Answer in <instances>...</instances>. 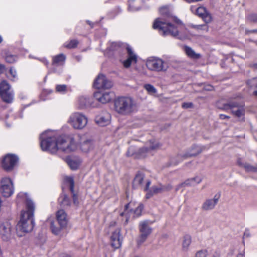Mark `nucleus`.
Listing matches in <instances>:
<instances>
[{"mask_svg": "<svg viewBox=\"0 0 257 257\" xmlns=\"http://www.w3.org/2000/svg\"><path fill=\"white\" fill-rule=\"evenodd\" d=\"M191 237L189 235H185L183 238L182 247L184 251H187L191 243Z\"/></svg>", "mask_w": 257, "mask_h": 257, "instance_id": "c85d7f7f", "label": "nucleus"}, {"mask_svg": "<svg viewBox=\"0 0 257 257\" xmlns=\"http://www.w3.org/2000/svg\"><path fill=\"white\" fill-rule=\"evenodd\" d=\"M59 202L64 207L69 206L71 203L69 197L66 194L61 195L59 198Z\"/></svg>", "mask_w": 257, "mask_h": 257, "instance_id": "2f4dec72", "label": "nucleus"}, {"mask_svg": "<svg viewBox=\"0 0 257 257\" xmlns=\"http://www.w3.org/2000/svg\"><path fill=\"white\" fill-rule=\"evenodd\" d=\"M17 198L18 199L24 201L26 206V210L21 212V219L17 224V229L24 232L31 231L34 226L33 217L35 209V204L27 193L20 192Z\"/></svg>", "mask_w": 257, "mask_h": 257, "instance_id": "7ed1b4c3", "label": "nucleus"}, {"mask_svg": "<svg viewBox=\"0 0 257 257\" xmlns=\"http://www.w3.org/2000/svg\"><path fill=\"white\" fill-rule=\"evenodd\" d=\"M17 58V56L15 55L8 54L6 56L5 59L8 63H13L16 61Z\"/></svg>", "mask_w": 257, "mask_h": 257, "instance_id": "4c0bfd02", "label": "nucleus"}, {"mask_svg": "<svg viewBox=\"0 0 257 257\" xmlns=\"http://www.w3.org/2000/svg\"><path fill=\"white\" fill-rule=\"evenodd\" d=\"M196 14L199 17H201L206 24L210 23L212 21L211 15L203 7H200L196 9Z\"/></svg>", "mask_w": 257, "mask_h": 257, "instance_id": "5701e85b", "label": "nucleus"}, {"mask_svg": "<svg viewBox=\"0 0 257 257\" xmlns=\"http://www.w3.org/2000/svg\"><path fill=\"white\" fill-rule=\"evenodd\" d=\"M3 41V38L2 37H1V36H0V43Z\"/></svg>", "mask_w": 257, "mask_h": 257, "instance_id": "4d7b16f0", "label": "nucleus"}, {"mask_svg": "<svg viewBox=\"0 0 257 257\" xmlns=\"http://www.w3.org/2000/svg\"><path fill=\"white\" fill-rule=\"evenodd\" d=\"M202 181V178L199 176H196L195 177L188 179L186 180L184 182L179 184L176 187V191H178L180 188L186 186H195Z\"/></svg>", "mask_w": 257, "mask_h": 257, "instance_id": "393cba45", "label": "nucleus"}, {"mask_svg": "<svg viewBox=\"0 0 257 257\" xmlns=\"http://www.w3.org/2000/svg\"><path fill=\"white\" fill-rule=\"evenodd\" d=\"M68 122L74 128L81 130L86 125L87 118L81 113L74 112L70 115Z\"/></svg>", "mask_w": 257, "mask_h": 257, "instance_id": "6e6552de", "label": "nucleus"}, {"mask_svg": "<svg viewBox=\"0 0 257 257\" xmlns=\"http://www.w3.org/2000/svg\"><path fill=\"white\" fill-rule=\"evenodd\" d=\"M78 103L80 108H85L89 106H94L90 98L87 96H81L78 100Z\"/></svg>", "mask_w": 257, "mask_h": 257, "instance_id": "bb28decb", "label": "nucleus"}, {"mask_svg": "<svg viewBox=\"0 0 257 257\" xmlns=\"http://www.w3.org/2000/svg\"><path fill=\"white\" fill-rule=\"evenodd\" d=\"M114 97V93L112 91L104 92H96L94 93V97L99 102L104 104L110 101Z\"/></svg>", "mask_w": 257, "mask_h": 257, "instance_id": "2eb2a0df", "label": "nucleus"}, {"mask_svg": "<svg viewBox=\"0 0 257 257\" xmlns=\"http://www.w3.org/2000/svg\"><path fill=\"white\" fill-rule=\"evenodd\" d=\"M212 87L211 86H209L208 88H206L208 90H212Z\"/></svg>", "mask_w": 257, "mask_h": 257, "instance_id": "5fc2aeb1", "label": "nucleus"}, {"mask_svg": "<svg viewBox=\"0 0 257 257\" xmlns=\"http://www.w3.org/2000/svg\"><path fill=\"white\" fill-rule=\"evenodd\" d=\"M207 252L205 250H200L198 251L195 255V257H207Z\"/></svg>", "mask_w": 257, "mask_h": 257, "instance_id": "ea45409f", "label": "nucleus"}, {"mask_svg": "<svg viewBox=\"0 0 257 257\" xmlns=\"http://www.w3.org/2000/svg\"><path fill=\"white\" fill-rule=\"evenodd\" d=\"M219 195H215L213 198L206 199L202 204L201 209L204 211H208L214 209L217 205Z\"/></svg>", "mask_w": 257, "mask_h": 257, "instance_id": "f3484780", "label": "nucleus"}, {"mask_svg": "<svg viewBox=\"0 0 257 257\" xmlns=\"http://www.w3.org/2000/svg\"><path fill=\"white\" fill-rule=\"evenodd\" d=\"M244 235H246V236H248L249 235V232H248V230H245Z\"/></svg>", "mask_w": 257, "mask_h": 257, "instance_id": "864d4df0", "label": "nucleus"}, {"mask_svg": "<svg viewBox=\"0 0 257 257\" xmlns=\"http://www.w3.org/2000/svg\"><path fill=\"white\" fill-rule=\"evenodd\" d=\"M93 86L96 89H109L112 86V83L108 80L106 77L99 74L94 80Z\"/></svg>", "mask_w": 257, "mask_h": 257, "instance_id": "ddd939ff", "label": "nucleus"}, {"mask_svg": "<svg viewBox=\"0 0 257 257\" xmlns=\"http://www.w3.org/2000/svg\"><path fill=\"white\" fill-rule=\"evenodd\" d=\"M128 57L127 59L123 62V66L125 68H128L133 63H136L137 61V57L130 47L126 48Z\"/></svg>", "mask_w": 257, "mask_h": 257, "instance_id": "b1692460", "label": "nucleus"}, {"mask_svg": "<svg viewBox=\"0 0 257 257\" xmlns=\"http://www.w3.org/2000/svg\"><path fill=\"white\" fill-rule=\"evenodd\" d=\"M1 192L5 197H9L14 193V186L10 178L5 177L2 179Z\"/></svg>", "mask_w": 257, "mask_h": 257, "instance_id": "9b49d317", "label": "nucleus"}, {"mask_svg": "<svg viewBox=\"0 0 257 257\" xmlns=\"http://www.w3.org/2000/svg\"><path fill=\"white\" fill-rule=\"evenodd\" d=\"M65 56L64 54H59L53 58V64L60 65L62 64L65 60Z\"/></svg>", "mask_w": 257, "mask_h": 257, "instance_id": "72a5a7b5", "label": "nucleus"}, {"mask_svg": "<svg viewBox=\"0 0 257 257\" xmlns=\"http://www.w3.org/2000/svg\"><path fill=\"white\" fill-rule=\"evenodd\" d=\"M147 145L148 147H143L140 150V153L142 155H143L144 153L148 152L149 151L157 150L160 149L162 146L158 141L155 140H150L148 142Z\"/></svg>", "mask_w": 257, "mask_h": 257, "instance_id": "4be33fe9", "label": "nucleus"}, {"mask_svg": "<svg viewBox=\"0 0 257 257\" xmlns=\"http://www.w3.org/2000/svg\"><path fill=\"white\" fill-rule=\"evenodd\" d=\"M68 220L67 215L63 210H60L57 213V222L59 226H57L55 222H51V229L52 232L56 234H59L61 229L64 228L67 224Z\"/></svg>", "mask_w": 257, "mask_h": 257, "instance_id": "0eeeda50", "label": "nucleus"}, {"mask_svg": "<svg viewBox=\"0 0 257 257\" xmlns=\"http://www.w3.org/2000/svg\"><path fill=\"white\" fill-rule=\"evenodd\" d=\"M10 74L11 75L12 78L15 79L17 77V71L13 68H11L10 69Z\"/></svg>", "mask_w": 257, "mask_h": 257, "instance_id": "a18cd8bd", "label": "nucleus"}, {"mask_svg": "<svg viewBox=\"0 0 257 257\" xmlns=\"http://www.w3.org/2000/svg\"><path fill=\"white\" fill-rule=\"evenodd\" d=\"M11 234V225L8 222H4L0 225V235L2 239L7 240L10 238Z\"/></svg>", "mask_w": 257, "mask_h": 257, "instance_id": "aec40b11", "label": "nucleus"}, {"mask_svg": "<svg viewBox=\"0 0 257 257\" xmlns=\"http://www.w3.org/2000/svg\"><path fill=\"white\" fill-rule=\"evenodd\" d=\"M159 12L161 17L155 20L153 25V29L158 30L159 33L164 36L170 35L179 39H184L185 37L179 36V31L175 25H182V22L173 16L167 7L161 8Z\"/></svg>", "mask_w": 257, "mask_h": 257, "instance_id": "f03ea898", "label": "nucleus"}, {"mask_svg": "<svg viewBox=\"0 0 257 257\" xmlns=\"http://www.w3.org/2000/svg\"><path fill=\"white\" fill-rule=\"evenodd\" d=\"M239 165L242 166L246 171L248 172H256L257 166H253L247 163L241 164L238 162Z\"/></svg>", "mask_w": 257, "mask_h": 257, "instance_id": "f704fd0d", "label": "nucleus"}, {"mask_svg": "<svg viewBox=\"0 0 257 257\" xmlns=\"http://www.w3.org/2000/svg\"><path fill=\"white\" fill-rule=\"evenodd\" d=\"M144 178L145 175L144 174L141 173H138L134 179L133 187L138 188L139 186H142Z\"/></svg>", "mask_w": 257, "mask_h": 257, "instance_id": "cd10ccee", "label": "nucleus"}, {"mask_svg": "<svg viewBox=\"0 0 257 257\" xmlns=\"http://www.w3.org/2000/svg\"><path fill=\"white\" fill-rule=\"evenodd\" d=\"M254 66H255V68H257V64H255L254 65Z\"/></svg>", "mask_w": 257, "mask_h": 257, "instance_id": "13d9d810", "label": "nucleus"}, {"mask_svg": "<svg viewBox=\"0 0 257 257\" xmlns=\"http://www.w3.org/2000/svg\"><path fill=\"white\" fill-rule=\"evenodd\" d=\"M220 118L221 119H224L226 118H229V116H227V115H225L224 114H220Z\"/></svg>", "mask_w": 257, "mask_h": 257, "instance_id": "8fccbe9b", "label": "nucleus"}, {"mask_svg": "<svg viewBox=\"0 0 257 257\" xmlns=\"http://www.w3.org/2000/svg\"><path fill=\"white\" fill-rule=\"evenodd\" d=\"M67 162L70 168L72 170H76L80 165V162L78 160L73 159H67Z\"/></svg>", "mask_w": 257, "mask_h": 257, "instance_id": "473e14b6", "label": "nucleus"}, {"mask_svg": "<svg viewBox=\"0 0 257 257\" xmlns=\"http://www.w3.org/2000/svg\"><path fill=\"white\" fill-rule=\"evenodd\" d=\"M6 70L5 66L3 64H0V73H3Z\"/></svg>", "mask_w": 257, "mask_h": 257, "instance_id": "de8ad7c7", "label": "nucleus"}, {"mask_svg": "<svg viewBox=\"0 0 257 257\" xmlns=\"http://www.w3.org/2000/svg\"><path fill=\"white\" fill-rule=\"evenodd\" d=\"M151 184V182L150 180H147L145 186L144 188L145 191H148L146 198L147 199L150 198L154 194H157L163 192L162 188V185H159L158 186H154L152 187L150 190H149L150 185Z\"/></svg>", "mask_w": 257, "mask_h": 257, "instance_id": "a211bd4d", "label": "nucleus"}, {"mask_svg": "<svg viewBox=\"0 0 257 257\" xmlns=\"http://www.w3.org/2000/svg\"><path fill=\"white\" fill-rule=\"evenodd\" d=\"M110 117V114L108 112L103 111L95 117V121L98 125L105 126L109 124Z\"/></svg>", "mask_w": 257, "mask_h": 257, "instance_id": "6ab92c4d", "label": "nucleus"}, {"mask_svg": "<svg viewBox=\"0 0 257 257\" xmlns=\"http://www.w3.org/2000/svg\"><path fill=\"white\" fill-rule=\"evenodd\" d=\"M253 94L254 95L257 96V91H254Z\"/></svg>", "mask_w": 257, "mask_h": 257, "instance_id": "6e6d98bb", "label": "nucleus"}, {"mask_svg": "<svg viewBox=\"0 0 257 257\" xmlns=\"http://www.w3.org/2000/svg\"><path fill=\"white\" fill-rule=\"evenodd\" d=\"M65 180L66 182L68 183L69 185L70 190L71 193L72 194L73 203L75 205H77L79 203V202L78 200V196L75 193L74 190V182L73 178L72 177H66Z\"/></svg>", "mask_w": 257, "mask_h": 257, "instance_id": "a878e982", "label": "nucleus"}, {"mask_svg": "<svg viewBox=\"0 0 257 257\" xmlns=\"http://www.w3.org/2000/svg\"><path fill=\"white\" fill-rule=\"evenodd\" d=\"M252 32H257V30H254L252 31Z\"/></svg>", "mask_w": 257, "mask_h": 257, "instance_id": "bf43d9fd", "label": "nucleus"}, {"mask_svg": "<svg viewBox=\"0 0 257 257\" xmlns=\"http://www.w3.org/2000/svg\"><path fill=\"white\" fill-rule=\"evenodd\" d=\"M132 203H130L125 205V210L124 212H122L120 213V215L121 216H125L126 219L125 221V223H127L128 220V215L130 212H133L135 214L134 217H138L141 215L142 211L143 209V206L142 204H140L136 209L134 210L132 208Z\"/></svg>", "mask_w": 257, "mask_h": 257, "instance_id": "4468645a", "label": "nucleus"}, {"mask_svg": "<svg viewBox=\"0 0 257 257\" xmlns=\"http://www.w3.org/2000/svg\"><path fill=\"white\" fill-rule=\"evenodd\" d=\"M251 81L252 82V86H254L255 87H257V78H254L252 79L251 80H250L248 82V83H249V82Z\"/></svg>", "mask_w": 257, "mask_h": 257, "instance_id": "49530a36", "label": "nucleus"}, {"mask_svg": "<svg viewBox=\"0 0 257 257\" xmlns=\"http://www.w3.org/2000/svg\"><path fill=\"white\" fill-rule=\"evenodd\" d=\"M248 19L250 22L257 23V14H252L248 16Z\"/></svg>", "mask_w": 257, "mask_h": 257, "instance_id": "79ce46f5", "label": "nucleus"}, {"mask_svg": "<svg viewBox=\"0 0 257 257\" xmlns=\"http://www.w3.org/2000/svg\"><path fill=\"white\" fill-rule=\"evenodd\" d=\"M236 257H244V252L238 253Z\"/></svg>", "mask_w": 257, "mask_h": 257, "instance_id": "603ef678", "label": "nucleus"}, {"mask_svg": "<svg viewBox=\"0 0 257 257\" xmlns=\"http://www.w3.org/2000/svg\"><path fill=\"white\" fill-rule=\"evenodd\" d=\"M18 158L14 155L8 154L3 159L2 167L7 171L12 170L18 162Z\"/></svg>", "mask_w": 257, "mask_h": 257, "instance_id": "f8f14e48", "label": "nucleus"}, {"mask_svg": "<svg viewBox=\"0 0 257 257\" xmlns=\"http://www.w3.org/2000/svg\"><path fill=\"white\" fill-rule=\"evenodd\" d=\"M184 51L187 56L191 58L198 59L200 57L199 54L196 53L194 50L189 47L185 46L184 47Z\"/></svg>", "mask_w": 257, "mask_h": 257, "instance_id": "7c9ffc66", "label": "nucleus"}, {"mask_svg": "<svg viewBox=\"0 0 257 257\" xmlns=\"http://www.w3.org/2000/svg\"><path fill=\"white\" fill-rule=\"evenodd\" d=\"M228 107L231 109L232 113L236 116L240 117L244 114V109L243 105L236 101L230 102L224 105V108H227Z\"/></svg>", "mask_w": 257, "mask_h": 257, "instance_id": "dca6fc26", "label": "nucleus"}, {"mask_svg": "<svg viewBox=\"0 0 257 257\" xmlns=\"http://www.w3.org/2000/svg\"><path fill=\"white\" fill-rule=\"evenodd\" d=\"M152 223V221L148 220L141 221L139 223L138 227L140 235L137 240L138 245H141L144 243L152 233L153 229L150 226V225Z\"/></svg>", "mask_w": 257, "mask_h": 257, "instance_id": "39448f33", "label": "nucleus"}, {"mask_svg": "<svg viewBox=\"0 0 257 257\" xmlns=\"http://www.w3.org/2000/svg\"><path fill=\"white\" fill-rule=\"evenodd\" d=\"M146 65L149 69L153 71L160 72L166 70L164 61L158 58H150L147 61Z\"/></svg>", "mask_w": 257, "mask_h": 257, "instance_id": "9d476101", "label": "nucleus"}, {"mask_svg": "<svg viewBox=\"0 0 257 257\" xmlns=\"http://www.w3.org/2000/svg\"><path fill=\"white\" fill-rule=\"evenodd\" d=\"M92 148V143L90 140L83 141L80 144V149L84 152H87Z\"/></svg>", "mask_w": 257, "mask_h": 257, "instance_id": "c756f323", "label": "nucleus"}, {"mask_svg": "<svg viewBox=\"0 0 257 257\" xmlns=\"http://www.w3.org/2000/svg\"><path fill=\"white\" fill-rule=\"evenodd\" d=\"M173 187L171 184L162 185L163 191H168L172 189Z\"/></svg>", "mask_w": 257, "mask_h": 257, "instance_id": "37998d69", "label": "nucleus"}, {"mask_svg": "<svg viewBox=\"0 0 257 257\" xmlns=\"http://www.w3.org/2000/svg\"><path fill=\"white\" fill-rule=\"evenodd\" d=\"M193 106V104L192 102H184L182 104V107L183 108H192Z\"/></svg>", "mask_w": 257, "mask_h": 257, "instance_id": "c03bdc74", "label": "nucleus"}, {"mask_svg": "<svg viewBox=\"0 0 257 257\" xmlns=\"http://www.w3.org/2000/svg\"><path fill=\"white\" fill-rule=\"evenodd\" d=\"M114 109L122 115H129L135 112L137 109V104L130 97L122 96L114 101Z\"/></svg>", "mask_w": 257, "mask_h": 257, "instance_id": "20e7f679", "label": "nucleus"}, {"mask_svg": "<svg viewBox=\"0 0 257 257\" xmlns=\"http://www.w3.org/2000/svg\"><path fill=\"white\" fill-rule=\"evenodd\" d=\"M78 44V42L76 40H72L70 41L69 42H66L64 44V46L65 48H68V49H73L77 47V45Z\"/></svg>", "mask_w": 257, "mask_h": 257, "instance_id": "c9c22d12", "label": "nucleus"}, {"mask_svg": "<svg viewBox=\"0 0 257 257\" xmlns=\"http://www.w3.org/2000/svg\"><path fill=\"white\" fill-rule=\"evenodd\" d=\"M134 2V0L128 1V9L130 11H135L139 9L138 7L135 6Z\"/></svg>", "mask_w": 257, "mask_h": 257, "instance_id": "a19ab883", "label": "nucleus"}, {"mask_svg": "<svg viewBox=\"0 0 257 257\" xmlns=\"http://www.w3.org/2000/svg\"><path fill=\"white\" fill-rule=\"evenodd\" d=\"M144 88L150 94H154L156 93L157 90L154 86L151 84H146L144 86Z\"/></svg>", "mask_w": 257, "mask_h": 257, "instance_id": "e433bc0d", "label": "nucleus"}, {"mask_svg": "<svg viewBox=\"0 0 257 257\" xmlns=\"http://www.w3.org/2000/svg\"><path fill=\"white\" fill-rule=\"evenodd\" d=\"M40 139L42 150L49 151L52 154L58 150L68 153L74 151L77 148L72 138L65 136L56 137L52 132L42 133Z\"/></svg>", "mask_w": 257, "mask_h": 257, "instance_id": "f257e3e1", "label": "nucleus"}, {"mask_svg": "<svg viewBox=\"0 0 257 257\" xmlns=\"http://www.w3.org/2000/svg\"><path fill=\"white\" fill-rule=\"evenodd\" d=\"M205 26H206L205 25H195V26H193V28L199 29H200L202 27H205Z\"/></svg>", "mask_w": 257, "mask_h": 257, "instance_id": "09e8293b", "label": "nucleus"}, {"mask_svg": "<svg viewBox=\"0 0 257 257\" xmlns=\"http://www.w3.org/2000/svg\"><path fill=\"white\" fill-rule=\"evenodd\" d=\"M57 92L60 93H64L67 89V86L65 85H58L56 87Z\"/></svg>", "mask_w": 257, "mask_h": 257, "instance_id": "58836bf2", "label": "nucleus"}, {"mask_svg": "<svg viewBox=\"0 0 257 257\" xmlns=\"http://www.w3.org/2000/svg\"><path fill=\"white\" fill-rule=\"evenodd\" d=\"M41 61L46 65H47L48 64V61L45 59L41 60Z\"/></svg>", "mask_w": 257, "mask_h": 257, "instance_id": "3c124183", "label": "nucleus"}, {"mask_svg": "<svg viewBox=\"0 0 257 257\" xmlns=\"http://www.w3.org/2000/svg\"><path fill=\"white\" fill-rule=\"evenodd\" d=\"M120 229L117 228L112 232L110 236L111 245L114 248H118L121 246V240L120 237Z\"/></svg>", "mask_w": 257, "mask_h": 257, "instance_id": "412c9836", "label": "nucleus"}, {"mask_svg": "<svg viewBox=\"0 0 257 257\" xmlns=\"http://www.w3.org/2000/svg\"><path fill=\"white\" fill-rule=\"evenodd\" d=\"M0 95L3 100L7 103H11L13 100V90L6 81H3L0 83Z\"/></svg>", "mask_w": 257, "mask_h": 257, "instance_id": "1a4fd4ad", "label": "nucleus"}, {"mask_svg": "<svg viewBox=\"0 0 257 257\" xmlns=\"http://www.w3.org/2000/svg\"><path fill=\"white\" fill-rule=\"evenodd\" d=\"M204 149V147L194 145L193 146L189 152L177 155L176 157L171 159V163L172 165H176L183 160L188 158L195 156L200 153Z\"/></svg>", "mask_w": 257, "mask_h": 257, "instance_id": "423d86ee", "label": "nucleus"}]
</instances>
